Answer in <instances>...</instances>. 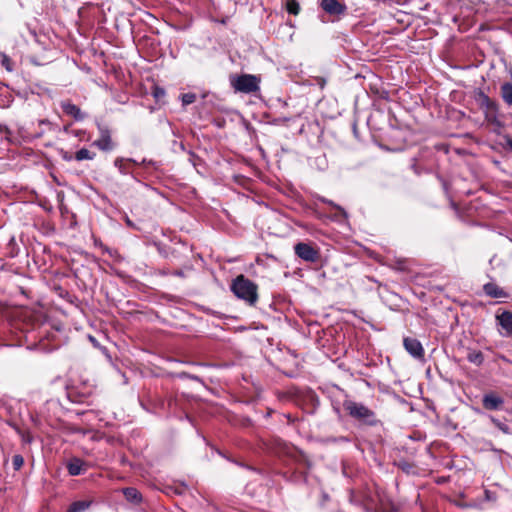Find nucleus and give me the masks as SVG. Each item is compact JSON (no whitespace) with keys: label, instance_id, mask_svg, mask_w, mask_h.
<instances>
[{"label":"nucleus","instance_id":"obj_20","mask_svg":"<svg viewBox=\"0 0 512 512\" xmlns=\"http://www.w3.org/2000/svg\"><path fill=\"white\" fill-rule=\"evenodd\" d=\"M489 419H490V421H491V422H492V423H493V424H494V425H495V426H496V427H497L501 432H503L504 434L509 435V434H511V433H512V432H511V430H510V427H509L507 424H505V423L501 422V421H500L499 419H497L496 417H494V416H492V415H491V416H489Z\"/></svg>","mask_w":512,"mask_h":512},{"label":"nucleus","instance_id":"obj_34","mask_svg":"<svg viewBox=\"0 0 512 512\" xmlns=\"http://www.w3.org/2000/svg\"><path fill=\"white\" fill-rule=\"evenodd\" d=\"M190 156L194 159L196 158V155L193 152H190Z\"/></svg>","mask_w":512,"mask_h":512},{"label":"nucleus","instance_id":"obj_33","mask_svg":"<svg viewBox=\"0 0 512 512\" xmlns=\"http://www.w3.org/2000/svg\"><path fill=\"white\" fill-rule=\"evenodd\" d=\"M90 340H91V342H92L94 345H96V340H95V338H93V337H91V336H90Z\"/></svg>","mask_w":512,"mask_h":512},{"label":"nucleus","instance_id":"obj_1","mask_svg":"<svg viewBox=\"0 0 512 512\" xmlns=\"http://www.w3.org/2000/svg\"><path fill=\"white\" fill-rule=\"evenodd\" d=\"M231 291L249 306H254L258 301V286L244 275H238L231 283Z\"/></svg>","mask_w":512,"mask_h":512},{"label":"nucleus","instance_id":"obj_21","mask_svg":"<svg viewBox=\"0 0 512 512\" xmlns=\"http://www.w3.org/2000/svg\"><path fill=\"white\" fill-rule=\"evenodd\" d=\"M288 13L298 15L300 12V5L296 0H288L286 3Z\"/></svg>","mask_w":512,"mask_h":512},{"label":"nucleus","instance_id":"obj_9","mask_svg":"<svg viewBox=\"0 0 512 512\" xmlns=\"http://www.w3.org/2000/svg\"><path fill=\"white\" fill-rule=\"evenodd\" d=\"M61 108L65 114L72 116L76 121H82L86 116L77 105L69 101H62Z\"/></svg>","mask_w":512,"mask_h":512},{"label":"nucleus","instance_id":"obj_27","mask_svg":"<svg viewBox=\"0 0 512 512\" xmlns=\"http://www.w3.org/2000/svg\"><path fill=\"white\" fill-rule=\"evenodd\" d=\"M165 92L163 89H160V88H156L155 91H154V96L156 98L160 97V96H164Z\"/></svg>","mask_w":512,"mask_h":512},{"label":"nucleus","instance_id":"obj_12","mask_svg":"<svg viewBox=\"0 0 512 512\" xmlns=\"http://www.w3.org/2000/svg\"><path fill=\"white\" fill-rule=\"evenodd\" d=\"M126 500L133 503L139 504L142 501L141 493L134 487H126L122 490Z\"/></svg>","mask_w":512,"mask_h":512},{"label":"nucleus","instance_id":"obj_32","mask_svg":"<svg viewBox=\"0 0 512 512\" xmlns=\"http://www.w3.org/2000/svg\"><path fill=\"white\" fill-rule=\"evenodd\" d=\"M126 223H127L129 226H132V225H133L129 218H127V219H126Z\"/></svg>","mask_w":512,"mask_h":512},{"label":"nucleus","instance_id":"obj_17","mask_svg":"<svg viewBox=\"0 0 512 512\" xmlns=\"http://www.w3.org/2000/svg\"><path fill=\"white\" fill-rule=\"evenodd\" d=\"M478 101L481 107H485L487 110L495 109V103L482 91L478 93Z\"/></svg>","mask_w":512,"mask_h":512},{"label":"nucleus","instance_id":"obj_14","mask_svg":"<svg viewBox=\"0 0 512 512\" xmlns=\"http://www.w3.org/2000/svg\"><path fill=\"white\" fill-rule=\"evenodd\" d=\"M92 504L90 500H80L71 503L67 512H84L86 511Z\"/></svg>","mask_w":512,"mask_h":512},{"label":"nucleus","instance_id":"obj_23","mask_svg":"<svg viewBox=\"0 0 512 512\" xmlns=\"http://www.w3.org/2000/svg\"><path fill=\"white\" fill-rule=\"evenodd\" d=\"M24 464V458L20 454H16L12 458V465L15 471H18L21 469V467Z\"/></svg>","mask_w":512,"mask_h":512},{"label":"nucleus","instance_id":"obj_5","mask_svg":"<svg viewBox=\"0 0 512 512\" xmlns=\"http://www.w3.org/2000/svg\"><path fill=\"white\" fill-rule=\"evenodd\" d=\"M97 127L100 137L93 142V145L102 151H111L114 148V144L111 139L110 129L101 123H97Z\"/></svg>","mask_w":512,"mask_h":512},{"label":"nucleus","instance_id":"obj_18","mask_svg":"<svg viewBox=\"0 0 512 512\" xmlns=\"http://www.w3.org/2000/svg\"><path fill=\"white\" fill-rule=\"evenodd\" d=\"M96 154L86 148H81L75 153L74 159L77 161L93 160Z\"/></svg>","mask_w":512,"mask_h":512},{"label":"nucleus","instance_id":"obj_2","mask_svg":"<svg viewBox=\"0 0 512 512\" xmlns=\"http://www.w3.org/2000/svg\"><path fill=\"white\" fill-rule=\"evenodd\" d=\"M343 407L350 417L356 419L364 425L374 427L381 424V421L377 418L376 413L361 402L345 400L343 402Z\"/></svg>","mask_w":512,"mask_h":512},{"label":"nucleus","instance_id":"obj_13","mask_svg":"<svg viewBox=\"0 0 512 512\" xmlns=\"http://www.w3.org/2000/svg\"><path fill=\"white\" fill-rule=\"evenodd\" d=\"M68 473L71 476H78L83 471V461L79 458H73L67 464Z\"/></svg>","mask_w":512,"mask_h":512},{"label":"nucleus","instance_id":"obj_25","mask_svg":"<svg viewBox=\"0 0 512 512\" xmlns=\"http://www.w3.org/2000/svg\"><path fill=\"white\" fill-rule=\"evenodd\" d=\"M2 65L6 68L7 71H12V62L10 58L7 55H3V58L1 60Z\"/></svg>","mask_w":512,"mask_h":512},{"label":"nucleus","instance_id":"obj_35","mask_svg":"<svg viewBox=\"0 0 512 512\" xmlns=\"http://www.w3.org/2000/svg\"><path fill=\"white\" fill-rule=\"evenodd\" d=\"M129 161L133 162L134 164H138V162L134 159H129Z\"/></svg>","mask_w":512,"mask_h":512},{"label":"nucleus","instance_id":"obj_31","mask_svg":"<svg viewBox=\"0 0 512 512\" xmlns=\"http://www.w3.org/2000/svg\"><path fill=\"white\" fill-rule=\"evenodd\" d=\"M237 464H238L239 466H241V467H244V468L248 469V470L258 472V470H257V469H255V468H253V467H251V466H249V465H245V464H242V463H237Z\"/></svg>","mask_w":512,"mask_h":512},{"label":"nucleus","instance_id":"obj_22","mask_svg":"<svg viewBox=\"0 0 512 512\" xmlns=\"http://www.w3.org/2000/svg\"><path fill=\"white\" fill-rule=\"evenodd\" d=\"M114 166L119 170V172L121 174H128V169L124 163V159L123 158H116L115 161H114Z\"/></svg>","mask_w":512,"mask_h":512},{"label":"nucleus","instance_id":"obj_7","mask_svg":"<svg viewBox=\"0 0 512 512\" xmlns=\"http://www.w3.org/2000/svg\"><path fill=\"white\" fill-rule=\"evenodd\" d=\"M504 399L496 393H486L482 397V406L489 411H495L502 408Z\"/></svg>","mask_w":512,"mask_h":512},{"label":"nucleus","instance_id":"obj_8","mask_svg":"<svg viewBox=\"0 0 512 512\" xmlns=\"http://www.w3.org/2000/svg\"><path fill=\"white\" fill-rule=\"evenodd\" d=\"M320 7L330 15H341L346 11V6L338 0H320Z\"/></svg>","mask_w":512,"mask_h":512},{"label":"nucleus","instance_id":"obj_4","mask_svg":"<svg viewBox=\"0 0 512 512\" xmlns=\"http://www.w3.org/2000/svg\"><path fill=\"white\" fill-rule=\"evenodd\" d=\"M294 253L298 258L308 263H317L321 258L319 247L311 242L296 243Z\"/></svg>","mask_w":512,"mask_h":512},{"label":"nucleus","instance_id":"obj_3","mask_svg":"<svg viewBox=\"0 0 512 512\" xmlns=\"http://www.w3.org/2000/svg\"><path fill=\"white\" fill-rule=\"evenodd\" d=\"M231 86L241 93H255L260 89V78L252 74L231 77Z\"/></svg>","mask_w":512,"mask_h":512},{"label":"nucleus","instance_id":"obj_30","mask_svg":"<svg viewBox=\"0 0 512 512\" xmlns=\"http://www.w3.org/2000/svg\"><path fill=\"white\" fill-rule=\"evenodd\" d=\"M171 274L174 275V276H177V277H183L184 276V273L181 270H175Z\"/></svg>","mask_w":512,"mask_h":512},{"label":"nucleus","instance_id":"obj_10","mask_svg":"<svg viewBox=\"0 0 512 512\" xmlns=\"http://www.w3.org/2000/svg\"><path fill=\"white\" fill-rule=\"evenodd\" d=\"M484 293L491 298H507L508 293L497 284L489 282L483 286Z\"/></svg>","mask_w":512,"mask_h":512},{"label":"nucleus","instance_id":"obj_29","mask_svg":"<svg viewBox=\"0 0 512 512\" xmlns=\"http://www.w3.org/2000/svg\"><path fill=\"white\" fill-rule=\"evenodd\" d=\"M142 164H145V165H152V166H155L156 165V162L155 161H152V160H146V159H143Z\"/></svg>","mask_w":512,"mask_h":512},{"label":"nucleus","instance_id":"obj_19","mask_svg":"<svg viewBox=\"0 0 512 512\" xmlns=\"http://www.w3.org/2000/svg\"><path fill=\"white\" fill-rule=\"evenodd\" d=\"M316 199L322 203H325L335 209H337L341 215L344 217V218H347L348 217V214L347 212L344 210V208H342L340 205L336 204L334 201L332 200H329L323 196H317Z\"/></svg>","mask_w":512,"mask_h":512},{"label":"nucleus","instance_id":"obj_28","mask_svg":"<svg viewBox=\"0 0 512 512\" xmlns=\"http://www.w3.org/2000/svg\"><path fill=\"white\" fill-rule=\"evenodd\" d=\"M62 158L65 160V161H71L73 159V157L68 153V152H64L62 154Z\"/></svg>","mask_w":512,"mask_h":512},{"label":"nucleus","instance_id":"obj_26","mask_svg":"<svg viewBox=\"0 0 512 512\" xmlns=\"http://www.w3.org/2000/svg\"><path fill=\"white\" fill-rule=\"evenodd\" d=\"M505 149H508L512 152V138L509 136L504 137V143L502 145Z\"/></svg>","mask_w":512,"mask_h":512},{"label":"nucleus","instance_id":"obj_16","mask_svg":"<svg viewBox=\"0 0 512 512\" xmlns=\"http://www.w3.org/2000/svg\"><path fill=\"white\" fill-rule=\"evenodd\" d=\"M467 360L477 366H480L484 362V355L481 351L470 350L467 354Z\"/></svg>","mask_w":512,"mask_h":512},{"label":"nucleus","instance_id":"obj_11","mask_svg":"<svg viewBox=\"0 0 512 512\" xmlns=\"http://www.w3.org/2000/svg\"><path fill=\"white\" fill-rule=\"evenodd\" d=\"M496 320L507 334H512V312L503 311L501 314L496 315Z\"/></svg>","mask_w":512,"mask_h":512},{"label":"nucleus","instance_id":"obj_36","mask_svg":"<svg viewBox=\"0 0 512 512\" xmlns=\"http://www.w3.org/2000/svg\"><path fill=\"white\" fill-rule=\"evenodd\" d=\"M324 84H325V81H324V80H322V82H320L321 87H323V86H324Z\"/></svg>","mask_w":512,"mask_h":512},{"label":"nucleus","instance_id":"obj_6","mask_svg":"<svg viewBox=\"0 0 512 512\" xmlns=\"http://www.w3.org/2000/svg\"><path fill=\"white\" fill-rule=\"evenodd\" d=\"M403 345L406 351L414 358L421 359L424 357V349L421 342L412 337H405Z\"/></svg>","mask_w":512,"mask_h":512},{"label":"nucleus","instance_id":"obj_15","mask_svg":"<svg viewBox=\"0 0 512 512\" xmlns=\"http://www.w3.org/2000/svg\"><path fill=\"white\" fill-rule=\"evenodd\" d=\"M501 96L504 102L512 106V84L511 83H504L501 85Z\"/></svg>","mask_w":512,"mask_h":512},{"label":"nucleus","instance_id":"obj_24","mask_svg":"<svg viewBox=\"0 0 512 512\" xmlns=\"http://www.w3.org/2000/svg\"><path fill=\"white\" fill-rule=\"evenodd\" d=\"M181 100H182V104L184 106L190 105L193 102H195L196 95L194 93H185V94L182 95Z\"/></svg>","mask_w":512,"mask_h":512}]
</instances>
